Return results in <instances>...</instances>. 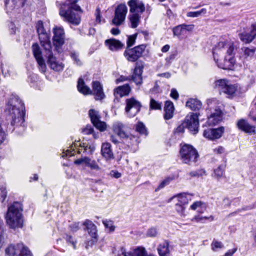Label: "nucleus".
<instances>
[{
  "mask_svg": "<svg viewBox=\"0 0 256 256\" xmlns=\"http://www.w3.org/2000/svg\"><path fill=\"white\" fill-rule=\"evenodd\" d=\"M5 111L10 118V122L6 126L0 124V144L6 138V132L15 131L18 134H22L26 128L24 104L18 95L12 94L10 96Z\"/></svg>",
  "mask_w": 256,
  "mask_h": 256,
  "instance_id": "nucleus-1",
  "label": "nucleus"
},
{
  "mask_svg": "<svg viewBox=\"0 0 256 256\" xmlns=\"http://www.w3.org/2000/svg\"><path fill=\"white\" fill-rule=\"evenodd\" d=\"M78 0H66L60 7V14L66 20L75 25L80 22L78 12H82L80 7L76 4Z\"/></svg>",
  "mask_w": 256,
  "mask_h": 256,
  "instance_id": "nucleus-2",
  "label": "nucleus"
},
{
  "mask_svg": "<svg viewBox=\"0 0 256 256\" xmlns=\"http://www.w3.org/2000/svg\"><path fill=\"white\" fill-rule=\"evenodd\" d=\"M22 205L18 202H13L8 207L6 218L7 224L10 228L22 227Z\"/></svg>",
  "mask_w": 256,
  "mask_h": 256,
  "instance_id": "nucleus-3",
  "label": "nucleus"
},
{
  "mask_svg": "<svg viewBox=\"0 0 256 256\" xmlns=\"http://www.w3.org/2000/svg\"><path fill=\"white\" fill-rule=\"evenodd\" d=\"M144 66V63L143 62H137L136 63L132 74L128 76H120L116 80V84L126 80H132L136 85H141L142 83V74Z\"/></svg>",
  "mask_w": 256,
  "mask_h": 256,
  "instance_id": "nucleus-4",
  "label": "nucleus"
},
{
  "mask_svg": "<svg viewBox=\"0 0 256 256\" xmlns=\"http://www.w3.org/2000/svg\"><path fill=\"white\" fill-rule=\"evenodd\" d=\"M180 153L182 162L188 164L196 162L198 157L197 150L192 146L188 144L183 146Z\"/></svg>",
  "mask_w": 256,
  "mask_h": 256,
  "instance_id": "nucleus-5",
  "label": "nucleus"
},
{
  "mask_svg": "<svg viewBox=\"0 0 256 256\" xmlns=\"http://www.w3.org/2000/svg\"><path fill=\"white\" fill-rule=\"evenodd\" d=\"M77 146V144H72L69 149L67 150L65 152H63L62 157L74 156L76 152H76L78 154H84L86 155L92 154L95 150V148L93 145H89L86 143L80 144L78 148H76Z\"/></svg>",
  "mask_w": 256,
  "mask_h": 256,
  "instance_id": "nucleus-6",
  "label": "nucleus"
},
{
  "mask_svg": "<svg viewBox=\"0 0 256 256\" xmlns=\"http://www.w3.org/2000/svg\"><path fill=\"white\" fill-rule=\"evenodd\" d=\"M146 44H142L133 48H126L124 55L129 62H136L142 56L146 48Z\"/></svg>",
  "mask_w": 256,
  "mask_h": 256,
  "instance_id": "nucleus-7",
  "label": "nucleus"
},
{
  "mask_svg": "<svg viewBox=\"0 0 256 256\" xmlns=\"http://www.w3.org/2000/svg\"><path fill=\"white\" fill-rule=\"evenodd\" d=\"M6 254L8 256H32L28 248L23 244H11L6 249Z\"/></svg>",
  "mask_w": 256,
  "mask_h": 256,
  "instance_id": "nucleus-8",
  "label": "nucleus"
},
{
  "mask_svg": "<svg viewBox=\"0 0 256 256\" xmlns=\"http://www.w3.org/2000/svg\"><path fill=\"white\" fill-rule=\"evenodd\" d=\"M36 29L38 35L40 44L44 50H49L52 48L50 36L44 27L42 20H38L36 24Z\"/></svg>",
  "mask_w": 256,
  "mask_h": 256,
  "instance_id": "nucleus-9",
  "label": "nucleus"
},
{
  "mask_svg": "<svg viewBox=\"0 0 256 256\" xmlns=\"http://www.w3.org/2000/svg\"><path fill=\"white\" fill-rule=\"evenodd\" d=\"M128 12V8L124 4H118L116 8L114 17L112 20V24L120 26L124 21Z\"/></svg>",
  "mask_w": 256,
  "mask_h": 256,
  "instance_id": "nucleus-10",
  "label": "nucleus"
},
{
  "mask_svg": "<svg viewBox=\"0 0 256 256\" xmlns=\"http://www.w3.org/2000/svg\"><path fill=\"white\" fill-rule=\"evenodd\" d=\"M125 111L128 117H134L140 111L142 104L140 102L132 98L126 100Z\"/></svg>",
  "mask_w": 256,
  "mask_h": 256,
  "instance_id": "nucleus-11",
  "label": "nucleus"
},
{
  "mask_svg": "<svg viewBox=\"0 0 256 256\" xmlns=\"http://www.w3.org/2000/svg\"><path fill=\"white\" fill-rule=\"evenodd\" d=\"M53 43L55 49L58 53L62 52V46L64 42V30L62 28H56L54 29Z\"/></svg>",
  "mask_w": 256,
  "mask_h": 256,
  "instance_id": "nucleus-12",
  "label": "nucleus"
},
{
  "mask_svg": "<svg viewBox=\"0 0 256 256\" xmlns=\"http://www.w3.org/2000/svg\"><path fill=\"white\" fill-rule=\"evenodd\" d=\"M44 50L46 52V56L48 58L47 63L50 68L56 72L62 70L64 64L54 56L52 48L49 50Z\"/></svg>",
  "mask_w": 256,
  "mask_h": 256,
  "instance_id": "nucleus-13",
  "label": "nucleus"
},
{
  "mask_svg": "<svg viewBox=\"0 0 256 256\" xmlns=\"http://www.w3.org/2000/svg\"><path fill=\"white\" fill-rule=\"evenodd\" d=\"M32 48L40 71L42 73H44L46 70V66L42 56V50L39 45L37 43H34L32 44Z\"/></svg>",
  "mask_w": 256,
  "mask_h": 256,
  "instance_id": "nucleus-14",
  "label": "nucleus"
},
{
  "mask_svg": "<svg viewBox=\"0 0 256 256\" xmlns=\"http://www.w3.org/2000/svg\"><path fill=\"white\" fill-rule=\"evenodd\" d=\"M186 126L193 134H196L198 131L199 121L198 115L192 114L190 116H188L185 120Z\"/></svg>",
  "mask_w": 256,
  "mask_h": 256,
  "instance_id": "nucleus-15",
  "label": "nucleus"
},
{
  "mask_svg": "<svg viewBox=\"0 0 256 256\" xmlns=\"http://www.w3.org/2000/svg\"><path fill=\"white\" fill-rule=\"evenodd\" d=\"M234 47L233 45L229 46L227 51V56L224 58L223 66L217 64L218 67L224 70H230L235 63V59L234 56Z\"/></svg>",
  "mask_w": 256,
  "mask_h": 256,
  "instance_id": "nucleus-16",
  "label": "nucleus"
},
{
  "mask_svg": "<svg viewBox=\"0 0 256 256\" xmlns=\"http://www.w3.org/2000/svg\"><path fill=\"white\" fill-rule=\"evenodd\" d=\"M224 130V126H220L217 128H208L205 130L203 136L210 140H214L220 138L222 135Z\"/></svg>",
  "mask_w": 256,
  "mask_h": 256,
  "instance_id": "nucleus-17",
  "label": "nucleus"
},
{
  "mask_svg": "<svg viewBox=\"0 0 256 256\" xmlns=\"http://www.w3.org/2000/svg\"><path fill=\"white\" fill-rule=\"evenodd\" d=\"M74 164H84L86 166L90 168L92 170L96 171H100L101 170V168L94 160H92L87 156H84L76 160Z\"/></svg>",
  "mask_w": 256,
  "mask_h": 256,
  "instance_id": "nucleus-18",
  "label": "nucleus"
},
{
  "mask_svg": "<svg viewBox=\"0 0 256 256\" xmlns=\"http://www.w3.org/2000/svg\"><path fill=\"white\" fill-rule=\"evenodd\" d=\"M222 118V112L218 107H216L208 117L207 122L210 126L216 125L220 122Z\"/></svg>",
  "mask_w": 256,
  "mask_h": 256,
  "instance_id": "nucleus-19",
  "label": "nucleus"
},
{
  "mask_svg": "<svg viewBox=\"0 0 256 256\" xmlns=\"http://www.w3.org/2000/svg\"><path fill=\"white\" fill-rule=\"evenodd\" d=\"M128 4L130 7V12H138L142 14L145 10V6L142 1L140 0H130Z\"/></svg>",
  "mask_w": 256,
  "mask_h": 256,
  "instance_id": "nucleus-20",
  "label": "nucleus"
},
{
  "mask_svg": "<svg viewBox=\"0 0 256 256\" xmlns=\"http://www.w3.org/2000/svg\"><path fill=\"white\" fill-rule=\"evenodd\" d=\"M126 126L120 122H116L112 124V130L122 140L126 138L128 133L126 132Z\"/></svg>",
  "mask_w": 256,
  "mask_h": 256,
  "instance_id": "nucleus-21",
  "label": "nucleus"
},
{
  "mask_svg": "<svg viewBox=\"0 0 256 256\" xmlns=\"http://www.w3.org/2000/svg\"><path fill=\"white\" fill-rule=\"evenodd\" d=\"M236 126L238 129L246 133H255L256 126L250 124L248 121L242 118L238 120L236 123Z\"/></svg>",
  "mask_w": 256,
  "mask_h": 256,
  "instance_id": "nucleus-22",
  "label": "nucleus"
},
{
  "mask_svg": "<svg viewBox=\"0 0 256 256\" xmlns=\"http://www.w3.org/2000/svg\"><path fill=\"white\" fill-rule=\"evenodd\" d=\"M92 94L95 96L96 100H101L104 98L105 94L103 92L102 86L98 81H94L92 84Z\"/></svg>",
  "mask_w": 256,
  "mask_h": 256,
  "instance_id": "nucleus-23",
  "label": "nucleus"
},
{
  "mask_svg": "<svg viewBox=\"0 0 256 256\" xmlns=\"http://www.w3.org/2000/svg\"><path fill=\"white\" fill-rule=\"evenodd\" d=\"M111 144L109 142H104L101 146V154L106 161L114 158V155L112 150Z\"/></svg>",
  "mask_w": 256,
  "mask_h": 256,
  "instance_id": "nucleus-24",
  "label": "nucleus"
},
{
  "mask_svg": "<svg viewBox=\"0 0 256 256\" xmlns=\"http://www.w3.org/2000/svg\"><path fill=\"white\" fill-rule=\"evenodd\" d=\"M256 36V25H252L250 32H244L240 34V40L247 44L250 43Z\"/></svg>",
  "mask_w": 256,
  "mask_h": 256,
  "instance_id": "nucleus-25",
  "label": "nucleus"
},
{
  "mask_svg": "<svg viewBox=\"0 0 256 256\" xmlns=\"http://www.w3.org/2000/svg\"><path fill=\"white\" fill-rule=\"evenodd\" d=\"M104 43L106 46L108 48L112 51L118 50L122 48L124 46V44L120 40L114 38L108 39L105 40Z\"/></svg>",
  "mask_w": 256,
  "mask_h": 256,
  "instance_id": "nucleus-26",
  "label": "nucleus"
},
{
  "mask_svg": "<svg viewBox=\"0 0 256 256\" xmlns=\"http://www.w3.org/2000/svg\"><path fill=\"white\" fill-rule=\"evenodd\" d=\"M83 224L86 227L90 236L95 239L97 238V228L96 226L90 220H86Z\"/></svg>",
  "mask_w": 256,
  "mask_h": 256,
  "instance_id": "nucleus-27",
  "label": "nucleus"
},
{
  "mask_svg": "<svg viewBox=\"0 0 256 256\" xmlns=\"http://www.w3.org/2000/svg\"><path fill=\"white\" fill-rule=\"evenodd\" d=\"M174 108L173 103L170 101H166L164 107V118L168 120L173 116Z\"/></svg>",
  "mask_w": 256,
  "mask_h": 256,
  "instance_id": "nucleus-28",
  "label": "nucleus"
},
{
  "mask_svg": "<svg viewBox=\"0 0 256 256\" xmlns=\"http://www.w3.org/2000/svg\"><path fill=\"white\" fill-rule=\"evenodd\" d=\"M130 91V88L128 84H125L122 86H118L114 91V95L116 97L119 96L122 97L127 96Z\"/></svg>",
  "mask_w": 256,
  "mask_h": 256,
  "instance_id": "nucleus-29",
  "label": "nucleus"
},
{
  "mask_svg": "<svg viewBox=\"0 0 256 256\" xmlns=\"http://www.w3.org/2000/svg\"><path fill=\"white\" fill-rule=\"evenodd\" d=\"M186 106L191 110L196 111L202 108V104L198 99L191 98L187 100Z\"/></svg>",
  "mask_w": 256,
  "mask_h": 256,
  "instance_id": "nucleus-30",
  "label": "nucleus"
},
{
  "mask_svg": "<svg viewBox=\"0 0 256 256\" xmlns=\"http://www.w3.org/2000/svg\"><path fill=\"white\" fill-rule=\"evenodd\" d=\"M77 88L78 92L84 95L92 94L90 88L86 85L84 80L82 78H78Z\"/></svg>",
  "mask_w": 256,
  "mask_h": 256,
  "instance_id": "nucleus-31",
  "label": "nucleus"
},
{
  "mask_svg": "<svg viewBox=\"0 0 256 256\" xmlns=\"http://www.w3.org/2000/svg\"><path fill=\"white\" fill-rule=\"evenodd\" d=\"M169 243L165 240L160 244L158 247V251L160 256H170Z\"/></svg>",
  "mask_w": 256,
  "mask_h": 256,
  "instance_id": "nucleus-32",
  "label": "nucleus"
},
{
  "mask_svg": "<svg viewBox=\"0 0 256 256\" xmlns=\"http://www.w3.org/2000/svg\"><path fill=\"white\" fill-rule=\"evenodd\" d=\"M122 141L128 146H130L140 142L138 137L132 134H129L128 133L126 135V138H124Z\"/></svg>",
  "mask_w": 256,
  "mask_h": 256,
  "instance_id": "nucleus-33",
  "label": "nucleus"
},
{
  "mask_svg": "<svg viewBox=\"0 0 256 256\" xmlns=\"http://www.w3.org/2000/svg\"><path fill=\"white\" fill-rule=\"evenodd\" d=\"M130 13V14L128 16V18L130 22L131 28H136L138 25L142 14L138 12Z\"/></svg>",
  "mask_w": 256,
  "mask_h": 256,
  "instance_id": "nucleus-34",
  "label": "nucleus"
},
{
  "mask_svg": "<svg viewBox=\"0 0 256 256\" xmlns=\"http://www.w3.org/2000/svg\"><path fill=\"white\" fill-rule=\"evenodd\" d=\"M190 26L186 24H181L175 26L172 29L174 34V36H180L182 34L184 33L187 30H188V28Z\"/></svg>",
  "mask_w": 256,
  "mask_h": 256,
  "instance_id": "nucleus-35",
  "label": "nucleus"
},
{
  "mask_svg": "<svg viewBox=\"0 0 256 256\" xmlns=\"http://www.w3.org/2000/svg\"><path fill=\"white\" fill-rule=\"evenodd\" d=\"M226 166V162L220 164L214 170V176L218 180L222 178Z\"/></svg>",
  "mask_w": 256,
  "mask_h": 256,
  "instance_id": "nucleus-36",
  "label": "nucleus"
},
{
  "mask_svg": "<svg viewBox=\"0 0 256 256\" xmlns=\"http://www.w3.org/2000/svg\"><path fill=\"white\" fill-rule=\"evenodd\" d=\"M229 82L226 79H220L215 82V88H218L220 92H224L226 90V87Z\"/></svg>",
  "mask_w": 256,
  "mask_h": 256,
  "instance_id": "nucleus-37",
  "label": "nucleus"
},
{
  "mask_svg": "<svg viewBox=\"0 0 256 256\" xmlns=\"http://www.w3.org/2000/svg\"><path fill=\"white\" fill-rule=\"evenodd\" d=\"M229 82L226 79H220L215 82V88H218L220 92H224L226 90V87Z\"/></svg>",
  "mask_w": 256,
  "mask_h": 256,
  "instance_id": "nucleus-38",
  "label": "nucleus"
},
{
  "mask_svg": "<svg viewBox=\"0 0 256 256\" xmlns=\"http://www.w3.org/2000/svg\"><path fill=\"white\" fill-rule=\"evenodd\" d=\"M135 129L136 132H138L141 135H144L145 136L148 134V130L142 122H138L135 126Z\"/></svg>",
  "mask_w": 256,
  "mask_h": 256,
  "instance_id": "nucleus-39",
  "label": "nucleus"
},
{
  "mask_svg": "<svg viewBox=\"0 0 256 256\" xmlns=\"http://www.w3.org/2000/svg\"><path fill=\"white\" fill-rule=\"evenodd\" d=\"M132 256H154L152 254L147 255L146 249L141 246L135 248Z\"/></svg>",
  "mask_w": 256,
  "mask_h": 256,
  "instance_id": "nucleus-40",
  "label": "nucleus"
},
{
  "mask_svg": "<svg viewBox=\"0 0 256 256\" xmlns=\"http://www.w3.org/2000/svg\"><path fill=\"white\" fill-rule=\"evenodd\" d=\"M242 50L244 52L246 58H250L254 56L256 51V48L254 47H244Z\"/></svg>",
  "mask_w": 256,
  "mask_h": 256,
  "instance_id": "nucleus-41",
  "label": "nucleus"
},
{
  "mask_svg": "<svg viewBox=\"0 0 256 256\" xmlns=\"http://www.w3.org/2000/svg\"><path fill=\"white\" fill-rule=\"evenodd\" d=\"M88 115L92 124L100 120L98 112L94 110L90 109L88 112Z\"/></svg>",
  "mask_w": 256,
  "mask_h": 256,
  "instance_id": "nucleus-42",
  "label": "nucleus"
},
{
  "mask_svg": "<svg viewBox=\"0 0 256 256\" xmlns=\"http://www.w3.org/2000/svg\"><path fill=\"white\" fill-rule=\"evenodd\" d=\"M176 197L178 198V202L177 204H180L184 206L188 204V199L187 198L186 194H180L177 196H174L172 198H174Z\"/></svg>",
  "mask_w": 256,
  "mask_h": 256,
  "instance_id": "nucleus-43",
  "label": "nucleus"
},
{
  "mask_svg": "<svg viewBox=\"0 0 256 256\" xmlns=\"http://www.w3.org/2000/svg\"><path fill=\"white\" fill-rule=\"evenodd\" d=\"M237 88L238 86L236 84H232L228 82L226 87V90L224 92L228 95H232L237 90Z\"/></svg>",
  "mask_w": 256,
  "mask_h": 256,
  "instance_id": "nucleus-44",
  "label": "nucleus"
},
{
  "mask_svg": "<svg viewBox=\"0 0 256 256\" xmlns=\"http://www.w3.org/2000/svg\"><path fill=\"white\" fill-rule=\"evenodd\" d=\"M206 174V171L204 169H199L194 171L190 172L186 174V176L190 177H199Z\"/></svg>",
  "mask_w": 256,
  "mask_h": 256,
  "instance_id": "nucleus-45",
  "label": "nucleus"
},
{
  "mask_svg": "<svg viewBox=\"0 0 256 256\" xmlns=\"http://www.w3.org/2000/svg\"><path fill=\"white\" fill-rule=\"evenodd\" d=\"M225 45V42H220L218 43V45L216 46L212 50V54H213V56L214 61L216 64H218V56L217 54V50H219L221 48H224Z\"/></svg>",
  "mask_w": 256,
  "mask_h": 256,
  "instance_id": "nucleus-46",
  "label": "nucleus"
},
{
  "mask_svg": "<svg viewBox=\"0 0 256 256\" xmlns=\"http://www.w3.org/2000/svg\"><path fill=\"white\" fill-rule=\"evenodd\" d=\"M150 108L151 110H157L162 109V103L151 98L150 102Z\"/></svg>",
  "mask_w": 256,
  "mask_h": 256,
  "instance_id": "nucleus-47",
  "label": "nucleus"
},
{
  "mask_svg": "<svg viewBox=\"0 0 256 256\" xmlns=\"http://www.w3.org/2000/svg\"><path fill=\"white\" fill-rule=\"evenodd\" d=\"M206 13V10L204 8H202L200 10L196 12H190L186 14L188 17L196 18L198 17L201 14H204Z\"/></svg>",
  "mask_w": 256,
  "mask_h": 256,
  "instance_id": "nucleus-48",
  "label": "nucleus"
},
{
  "mask_svg": "<svg viewBox=\"0 0 256 256\" xmlns=\"http://www.w3.org/2000/svg\"><path fill=\"white\" fill-rule=\"evenodd\" d=\"M213 220L214 217L212 216H202L198 215L194 216L192 220H195L196 222H204L205 220L212 221Z\"/></svg>",
  "mask_w": 256,
  "mask_h": 256,
  "instance_id": "nucleus-49",
  "label": "nucleus"
},
{
  "mask_svg": "<svg viewBox=\"0 0 256 256\" xmlns=\"http://www.w3.org/2000/svg\"><path fill=\"white\" fill-rule=\"evenodd\" d=\"M82 132L84 134H92L94 138H96L98 136L96 135L95 133H94V128L90 125H88L84 128L82 130Z\"/></svg>",
  "mask_w": 256,
  "mask_h": 256,
  "instance_id": "nucleus-50",
  "label": "nucleus"
},
{
  "mask_svg": "<svg viewBox=\"0 0 256 256\" xmlns=\"http://www.w3.org/2000/svg\"><path fill=\"white\" fill-rule=\"evenodd\" d=\"M136 36V34L128 36L126 41V48H130L131 46L134 44Z\"/></svg>",
  "mask_w": 256,
  "mask_h": 256,
  "instance_id": "nucleus-51",
  "label": "nucleus"
},
{
  "mask_svg": "<svg viewBox=\"0 0 256 256\" xmlns=\"http://www.w3.org/2000/svg\"><path fill=\"white\" fill-rule=\"evenodd\" d=\"M70 56L71 58L74 62V63L78 66H81L82 63L78 58V54L75 51H72L70 52Z\"/></svg>",
  "mask_w": 256,
  "mask_h": 256,
  "instance_id": "nucleus-52",
  "label": "nucleus"
},
{
  "mask_svg": "<svg viewBox=\"0 0 256 256\" xmlns=\"http://www.w3.org/2000/svg\"><path fill=\"white\" fill-rule=\"evenodd\" d=\"M186 126L185 123L180 124L174 130V134L176 136H180L184 132Z\"/></svg>",
  "mask_w": 256,
  "mask_h": 256,
  "instance_id": "nucleus-53",
  "label": "nucleus"
},
{
  "mask_svg": "<svg viewBox=\"0 0 256 256\" xmlns=\"http://www.w3.org/2000/svg\"><path fill=\"white\" fill-rule=\"evenodd\" d=\"M93 125L100 131L103 132L106 130V124L100 120L96 122Z\"/></svg>",
  "mask_w": 256,
  "mask_h": 256,
  "instance_id": "nucleus-54",
  "label": "nucleus"
},
{
  "mask_svg": "<svg viewBox=\"0 0 256 256\" xmlns=\"http://www.w3.org/2000/svg\"><path fill=\"white\" fill-rule=\"evenodd\" d=\"M157 234V229L154 227H152L148 228L146 233V236L148 237H156Z\"/></svg>",
  "mask_w": 256,
  "mask_h": 256,
  "instance_id": "nucleus-55",
  "label": "nucleus"
},
{
  "mask_svg": "<svg viewBox=\"0 0 256 256\" xmlns=\"http://www.w3.org/2000/svg\"><path fill=\"white\" fill-rule=\"evenodd\" d=\"M185 208H186L184 205L180 204H176V212L179 214L181 216H184L185 215Z\"/></svg>",
  "mask_w": 256,
  "mask_h": 256,
  "instance_id": "nucleus-56",
  "label": "nucleus"
},
{
  "mask_svg": "<svg viewBox=\"0 0 256 256\" xmlns=\"http://www.w3.org/2000/svg\"><path fill=\"white\" fill-rule=\"evenodd\" d=\"M172 180V179L170 178H166L164 180H163L158 185V188L155 190L156 192L159 190H160L164 188L166 186L169 184L170 182Z\"/></svg>",
  "mask_w": 256,
  "mask_h": 256,
  "instance_id": "nucleus-57",
  "label": "nucleus"
},
{
  "mask_svg": "<svg viewBox=\"0 0 256 256\" xmlns=\"http://www.w3.org/2000/svg\"><path fill=\"white\" fill-rule=\"evenodd\" d=\"M224 247V245L220 242L213 240L212 243V248L214 251H216V248H221Z\"/></svg>",
  "mask_w": 256,
  "mask_h": 256,
  "instance_id": "nucleus-58",
  "label": "nucleus"
},
{
  "mask_svg": "<svg viewBox=\"0 0 256 256\" xmlns=\"http://www.w3.org/2000/svg\"><path fill=\"white\" fill-rule=\"evenodd\" d=\"M104 226L109 229L110 232H112L115 230V226L113 225L112 222V221H104Z\"/></svg>",
  "mask_w": 256,
  "mask_h": 256,
  "instance_id": "nucleus-59",
  "label": "nucleus"
},
{
  "mask_svg": "<svg viewBox=\"0 0 256 256\" xmlns=\"http://www.w3.org/2000/svg\"><path fill=\"white\" fill-rule=\"evenodd\" d=\"M66 240L68 243L71 244L74 248H76V240L70 235L66 234Z\"/></svg>",
  "mask_w": 256,
  "mask_h": 256,
  "instance_id": "nucleus-60",
  "label": "nucleus"
},
{
  "mask_svg": "<svg viewBox=\"0 0 256 256\" xmlns=\"http://www.w3.org/2000/svg\"><path fill=\"white\" fill-rule=\"evenodd\" d=\"M176 55V52H171L170 54L166 58V62L168 64H170L172 62V61L175 58Z\"/></svg>",
  "mask_w": 256,
  "mask_h": 256,
  "instance_id": "nucleus-61",
  "label": "nucleus"
},
{
  "mask_svg": "<svg viewBox=\"0 0 256 256\" xmlns=\"http://www.w3.org/2000/svg\"><path fill=\"white\" fill-rule=\"evenodd\" d=\"M96 16V22L100 24L101 22L100 10V8L98 7L96 10L95 12Z\"/></svg>",
  "mask_w": 256,
  "mask_h": 256,
  "instance_id": "nucleus-62",
  "label": "nucleus"
},
{
  "mask_svg": "<svg viewBox=\"0 0 256 256\" xmlns=\"http://www.w3.org/2000/svg\"><path fill=\"white\" fill-rule=\"evenodd\" d=\"M69 226L72 232H76L80 228V222H73L70 224Z\"/></svg>",
  "mask_w": 256,
  "mask_h": 256,
  "instance_id": "nucleus-63",
  "label": "nucleus"
},
{
  "mask_svg": "<svg viewBox=\"0 0 256 256\" xmlns=\"http://www.w3.org/2000/svg\"><path fill=\"white\" fill-rule=\"evenodd\" d=\"M170 96L172 98L175 100H176L178 98L179 94L176 88H172L171 90Z\"/></svg>",
  "mask_w": 256,
  "mask_h": 256,
  "instance_id": "nucleus-64",
  "label": "nucleus"
}]
</instances>
